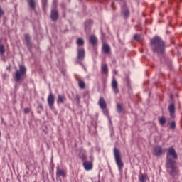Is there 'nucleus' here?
Segmentation results:
<instances>
[{"instance_id":"obj_24","label":"nucleus","mask_w":182,"mask_h":182,"mask_svg":"<svg viewBox=\"0 0 182 182\" xmlns=\"http://www.w3.org/2000/svg\"><path fill=\"white\" fill-rule=\"evenodd\" d=\"M77 45L78 46H83V45H85V40H83V38H77Z\"/></svg>"},{"instance_id":"obj_6","label":"nucleus","mask_w":182,"mask_h":182,"mask_svg":"<svg viewBox=\"0 0 182 182\" xmlns=\"http://www.w3.org/2000/svg\"><path fill=\"white\" fill-rule=\"evenodd\" d=\"M154 152L153 154L156 157H160V156L163 155L164 154V149H163V147L160 145H157L154 147Z\"/></svg>"},{"instance_id":"obj_21","label":"nucleus","mask_w":182,"mask_h":182,"mask_svg":"<svg viewBox=\"0 0 182 182\" xmlns=\"http://www.w3.org/2000/svg\"><path fill=\"white\" fill-rule=\"evenodd\" d=\"M104 53H110V46L107 44H104L102 46Z\"/></svg>"},{"instance_id":"obj_2","label":"nucleus","mask_w":182,"mask_h":182,"mask_svg":"<svg viewBox=\"0 0 182 182\" xmlns=\"http://www.w3.org/2000/svg\"><path fill=\"white\" fill-rule=\"evenodd\" d=\"M150 48L153 53H156L158 56H161L166 52V43L161 38L155 36L150 40Z\"/></svg>"},{"instance_id":"obj_3","label":"nucleus","mask_w":182,"mask_h":182,"mask_svg":"<svg viewBox=\"0 0 182 182\" xmlns=\"http://www.w3.org/2000/svg\"><path fill=\"white\" fill-rule=\"evenodd\" d=\"M26 76V67L25 65H19V69L16 70L14 78L16 82H21Z\"/></svg>"},{"instance_id":"obj_30","label":"nucleus","mask_w":182,"mask_h":182,"mask_svg":"<svg viewBox=\"0 0 182 182\" xmlns=\"http://www.w3.org/2000/svg\"><path fill=\"white\" fill-rule=\"evenodd\" d=\"M30 112H31V109L30 108L26 107V108L24 109L25 114H28V113H30Z\"/></svg>"},{"instance_id":"obj_15","label":"nucleus","mask_w":182,"mask_h":182,"mask_svg":"<svg viewBox=\"0 0 182 182\" xmlns=\"http://www.w3.org/2000/svg\"><path fill=\"white\" fill-rule=\"evenodd\" d=\"M89 41H90V43H91L92 46H96V45H97V38H96V36L91 35L90 36Z\"/></svg>"},{"instance_id":"obj_17","label":"nucleus","mask_w":182,"mask_h":182,"mask_svg":"<svg viewBox=\"0 0 182 182\" xmlns=\"http://www.w3.org/2000/svg\"><path fill=\"white\" fill-rule=\"evenodd\" d=\"M24 38L28 48H31L32 42L31 41V36H29V34H25Z\"/></svg>"},{"instance_id":"obj_34","label":"nucleus","mask_w":182,"mask_h":182,"mask_svg":"<svg viewBox=\"0 0 182 182\" xmlns=\"http://www.w3.org/2000/svg\"><path fill=\"white\" fill-rule=\"evenodd\" d=\"M76 99H77V102H79V100H80V97H79V95H76Z\"/></svg>"},{"instance_id":"obj_10","label":"nucleus","mask_w":182,"mask_h":182,"mask_svg":"<svg viewBox=\"0 0 182 182\" xmlns=\"http://www.w3.org/2000/svg\"><path fill=\"white\" fill-rule=\"evenodd\" d=\"M56 177H63V178H65V177H66V171L59 167H57Z\"/></svg>"},{"instance_id":"obj_7","label":"nucleus","mask_w":182,"mask_h":182,"mask_svg":"<svg viewBox=\"0 0 182 182\" xmlns=\"http://www.w3.org/2000/svg\"><path fill=\"white\" fill-rule=\"evenodd\" d=\"M47 102L48 103L49 107H50V109H52V107H53V106L55 105V95H53L52 94V92H50L49 94L48 99H47Z\"/></svg>"},{"instance_id":"obj_33","label":"nucleus","mask_w":182,"mask_h":182,"mask_svg":"<svg viewBox=\"0 0 182 182\" xmlns=\"http://www.w3.org/2000/svg\"><path fill=\"white\" fill-rule=\"evenodd\" d=\"M112 9H113V11H114V9H116V6H114V2H113L112 4Z\"/></svg>"},{"instance_id":"obj_26","label":"nucleus","mask_w":182,"mask_h":182,"mask_svg":"<svg viewBox=\"0 0 182 182\" xmlns=\"http://www.w3.org/2000/svg\"><path fill=\"white\" fill-rule=\"evenodd\" d=\"M5 53V46L0 44V55L2 56Z\"/></svg>"},{"instance_id":"obj_18","label":"nucleus","mask_w":182,"mask_h":182,"mask_svg":"<svg viewBox=\"0 0 182 182\" xmlns=\"http://www.w3.org/2000/svg\"><path fill=\"white\" fill-rule=\"evenodd\" d=\"M80 158L82 160V161H85L86 159H87V156H86V151L85 149H80V154H79Z\"/></svg>"},{"instance_id":"obj_25","label":"nucleus","mask_w":182,"mask_h":182,"mask_svg":"<svg viewBox=\"0 0 182 182\" xmlns=\"http://www.w3.org/2000/svg\"><path fill=\"white\" fill-rule=\"evenodd\" d=\"M117 110L118 113H122L123 112V105L117 104Z\"/></svg>"},{"instance_id":"obj_9","label":"nucleus","mask_w":182,"mask_h":182,"mask_svg":"<svg viewBox=\"0 0 182 182\" xmlns=\"http://www.w3.org/2000/svg\"><path fill=\"white\" fill-rule=\"evenodd\" d=\"M168 109L171 117H172V119H174V117H176V115H175L176 105H174V103L170 104Z\"/></svg>"},{"instance_id":"obj_22","label":"nucleus","mask_w":182,"mask_h":182,"mask_svg":"<svg viewBox=\"0 0 182 182\" xmlns=\"http://www.w3.org/2000/svg\"><path fill=\"white\" fill-rule=\"evenodd\" d=\"M139 180L140 182H146L147 181V174L146 173L141 174L139 176Z\"/></svg>"},{"instance_id":"obj_35","label":"nucleus","mask_w":182,"mask_h":182,"mask_svg":"<svg viewBox=\"0 0 182 182\" xmlns=\"http://www.w3.org/2000/svg\"><path fill=\"white\" fill-rule=\"evenodd\" d=\"M43 5H46V0H43Z\"/></svg>"},{"instance_id":"obj_36","label":"nucleus","mask_w":182,"mask_h":182,"mask_svg":"<svg viewBox=\"0 0 182 182\" xmlns=\"http://www.w3.org/2000/svg\"><path fill=\"white\" fill-rule=\"evenodd\" d=\"M118 1H119V2H122L123 0H118Z\"/></svg>"},{"instance_id":"obj_1","label":"nucleus","mask_w":182,"mask_h":182,"mask_svg":"<svg viewBox=\"0 0 182 182\" xmlns=\"http://www.w3.org/2000/svg\"><path fill=\"white\" fill-rule=\"evenodd\" d=\"M177 159H178V154L176 151V149L173 146L169 147L166 153V172L171 177H176L180 173V170L177 167V161H176Z\"/></svg>"},{"instance_id":"obj_20","label":"nucleus","mask_w":182,"mask_h":182,"mask_svg":"<svg viewBox=\"0 0 182 182\" xmlns=\"http://www.w3.org/2000/svg\"><path fill=\"white\" fill-rule=\"evenodd\" d=\"M65 102H66V97L65 95L58 96L57 103H65Z\"/></svg>"},{"instance_id":"obj_29","label":"nucleus","mask_w":182,"mask_h":182,"mask_svg":"<svg viewBox=\"0 0 182 182\" xmlns=\"http://www.w3.org/2000/svg\"><path fill=\"white\" fill-rule=\"evenodd\" d=\"M134 39L135 40V41H140V35H139V34H135L134 36Z\"/></svg>"},{"instance_id":"obj_14","label":"nucleus","mask_w":182,"mask_h":182,"mask_svg":"<svg viewBox=\"0 0 182 182\" xmlns=\"http://www.w3.org/2000/svg\"><path fill=\"white\" fill-rule=\"evenodd\" d=\"M93 25V21L92 20H87L85 23V32H90V28Z\"/></svg>"},{"instance_id":"obj_5","label":"nucleus","mask_w":182,"mask_h":182,"mask_svg":"<svg viewBox=\"0 0 182 182\" xmlns=\"http://www.w3.org/2000/svg\"><path fill=\"white\" fill-rule=\"evenodd\" d=\"M85 56H86V53L85 52V48L83 47H79L77 48V60L76 63L79 65H81V66H83V60H85Z\"/></svg>"},{"instance_id":"obj_8","label":"nucleus","mask_w":182,"mask_h":182,"mask_svg":"<svg viewBox=\"0 0 182 182\" xmlns=\"http://www.w3.org/2000/svg\"><path fill=\"white\" fill-rule=\"evenodd\" d=\"M112 87L115 95H119V85L117 84V80H116V79L114 78L112 80Z\"/></svg>"},{"instance_id":"obj_27","label":"nucleus","mask_w":182,"mask_h":182,"mask_svg":"<svg viewBox=\"0 0 182 182\" xmlns=\"http://www.w3.org/2000/svg\"><path fill=\"white\" fill-rule=\"evenodd\" d=\"M166 118L164 117H161V118H159V123L160 124H161V126H164V124H166Z\"/></svg>"},{"instance_id":"obj_32","label":"nucleus","mask_w":182,"mask_h":182,"mask_svg":"<svg viewBox=\"0 0 182 182\" xmlns=\"http://www.w3.org/2000/svg\"><path fill=\"white\" fill-rule=\"evenodd\" d=\"M38 109H40L41 110H43V105H42V104H39Z\"/></svg>"},{"instance_id":"obj_28","label":"nucleus","mask_w":182,"mask_h":182,"mask_svg":"<svg viewBox=\"0 0 182 182\" xmlns=\"http://www.w3.org/2000/svg\"><path fill=\"white\" fill-rule=\"evenodd\" d=\"M170 127L171 129H176V122L174 121L171 122Z\"/></svg>"},{"instance_id":"obj_16","label":"nucleus","mask_w":182,"mask_h":182,"mask_svg":"<svg viewBox=\"0 0 182 182\" xmlns=\"http://www.w3.org/2000/svg\"><path fill=\"white\" fill-rule=\"evenodd\" d=\"M101 71L103 75H107V73H109V68H107V64L102 63L101 65Z\"/></svg>"},{"instance_id":"obj_11","label":"nucleus","mask_w":182,"mask_h":182,"mask_svg":"<svg viewBox=\"0 0 182 182\" xmlns=\"http://www.w3.org/2000/svg\"><path fill=\"white\" fill-rule=\"evenodd\" d=\"M50 18L52 19V21H53L54 22L58 21V19H59V13L58 12V10L56 9H53L51 11V14H50Z\"/></svg>"},{"instance_id":"obj_13","label":"nucleus","mask_w":182,"mask_h":182,"mask_svg":"<svg viewBox=\"0 0 182 182\" xmlns=\"http://www.w3.org/2000/svg\"><path fill=\"white\" fill-rule=\"evenodd\" d=\"M83 167L85 170H86L87 171H89L92 170V168H93V164L90 161H85L83 162Z\"/></svg>"},{"instance_id":"obj_4","label":"nucleus","mask_w":182,"mask_h":182,"mask_svg":"<svg viewBox=\"0 0 182 182\" xmlns=\"http://www.w3.org/2000/svg\"><path fill=\"white\" fill-rule=\"evenodd\" d=\"M114 156L115 161L118 166L119 171H122L123 167H124V164L122 161V156H120V151L117 148L114 149Z\"/></svg>"},{"instance_id":"obj_12","label":"nucleus","mask_w":182,"mask_h":182,"mask_svg":"<svg viewBox=\"0 0 182 182\" xmlns=\"http://www.w3.org/2000/svg\"><path fill=\"white\" fill-rule=\"evenodd\" d=\"M98 105L102 110H105V109H107V104H106V101L102 97H100Z\"/></svg>"},{"instance_id":"obj_19","label":"nucleus","mask_w":182,"mask_h":182,"mask_svg":"<svg viewBox=\"0 0 182 182\" xmlns=\"http://www.w3.org/2000/svg\"><path fill=\"white\" fill-rule=\"evenodd\" d=\"M27 2L31 9H35L36 8V1L35 0H27Z\"/></svg>"},{"instance_id":"obj_31","label":"nucleus","mask_w":182,"mask_h":182,"mask_svg":"<svg viewBox=\"0 0 182 182\" xmlns=\"http://www.w3.org/2000/svg\"><path fill=\"white\" fill-rule=\"evenodd\" d=\"M124 16H129V10H125L124 12Z\"/></svg>"},{"instance_id":"obj_23","label":"nucleus","mask_w":182,"mask_h":182,"mask_svg":"<svg viewBox=\"0 0 182 182\" xmlns=\"http://www.w3.org/2000/svg\"><path fill=\"white\" fill-rule=\"evenodd\" d=\"M78 86L80 89H86V83H85L82 80L78 81Z\"/></svg>"}]
</instances>
